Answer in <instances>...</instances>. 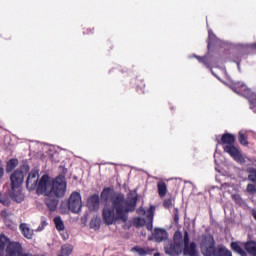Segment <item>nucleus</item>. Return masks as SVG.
<instances>
[{"instance_id":"obj_15","label":"nucleus","mask_w":256,"mask_h":256,"mask_svg":"<svg viewBox=\"0 0 256 256\" xmlns=\"http://www.w3.org/2000/svg\"><path fill=\"white\" fill-rule=\"evenodd\" d=\"M132 251L138 253L139 256L153 255L155 249H151L149 247L143 248L141 246H134Z\"/></svg>"},{"instance_id":"obj_38","label":"nucleus","mask_w":256,"mask_h":256,"mask_svg":"<svg viewBox=\"0 0 256 256\" xmlns=\"http://www.w3.org/2000/svg\"><path fill=\"white\" fill-rule=\"evenodd\" d=\"M0 251H5V242L0 238Z\"/></svg>"},{"instance_id":"obj_20","label":"nucleus","mask_w":256,"mask_h":256,"mask_svg":"<svg viewBox=\"0 0 256 256\" xmlns=\"http://www.w3.org/2000/svg\"><path fill=\"white\" fill-rule=\"evenodd\" d=\"M158 195L163 198L167 195V184L164 181L157 183Z\"/></svg>"},{"instance_id":"obj_22","label":"nucleus","mask_w":256,"mask_h":256,"mask_svg":"<svg viewBox=\"0 0 256 256\" xmlns=\"http://www.w3.org/2000/svg\"><path fill=\"white\" fill-rule=\"evenodd\" d=\"M90 229H94L95 231H99V229L101 228V219L100 218H92L90 220Z\"/></svg>"},{"instance_id":"obj_9","label":"nucleus","mask_w":256,"mask_h":256,"mask_svg":"<svg viewBox=\"0 0 256 256\" xmlns=\"http://www.w3.org/2000/svg\"><path fill=\"white\" fill-rule=\"evenodd\" d=\"M83 202L81 201V193L72 192L68 199V208L72 213H79L81 211V207Z\"/></svg>"},{"instance_id":"obj_18","label":"nucleus","mask_w":256,"mask_h":256,"mask_svg":"<svg viewBox=\"0 0 256 256\" xmlns=\"http://www.w3.org/2000/svg\"><path fill=\"white\" fill-rule=\"evenodd\" d=\"M0 217L3 219L6 227H11V225H13V221H11V212L7 210H2L0 213Z\"/></svg>"},{"instance_id":"obj_26","label":"nucleus","mask_w":256,"mask_h":256,"mask_svg":"<svg viewBox=\"0 0 256 256\" xmlns=\"http://www.w3.org/2000/svg\"><path fill=\"white\" fill-rule=\"evenodd\" d=\"M174 203H175V199L173 198V196H170L163 201V207L164 209H171Z\"/></svg>"},{"instance_id":"obj_10","label":"nucleus","mask_w":256,"mask_h":256,"mask_svg":"<svg viewBox=\"0 0 256 256\" xmlns=\"http://www.w3.org/2000/svg\"><path fill=\"white\" fill-rule=\"evenodd\" d=\"M39 184V172L32 170L27 177L26 187L28 191H35L37 185Z\"/></svg>"},{"instance_id":"obj_1","label":"nucleus","mask_w":256,"mask_h":256,"mask_svg":"<svg viewBox=\"0 0 256 256\" xmlns=\"http://www.w3.org/2000/svg\"><path fill=\"white\" fill-rule=\"evenodd\" d=\"M67 170H64L62 174H59L55 178L47 174L41 176L38 180L36 187L37 195H44V204L49 211H57L59 205V199H63L67 193V180L65 178Z\"/></svg>"},{"instance_id":"obj_5","label":"nucleus","mask_w":256,"mask_h":256,"mask_svg":"<svg viewBox=\"0 0 256 256\" xmlns=\"http://www.w3.org/2000/svg\"><path fill=\"white\" fill-rule=\"evenodd\" d=\"M234 93L241 95L242 97H246L250 103V109L256 108V93H254L251 88H248L247 84L244 82H236L231 87Z\"/></svg>"},{"instance_id":"obj_24","label":"nucleus","mask_w":256,"mask_h":256,"mask_svg":"<svg viewBox=\"0 0 256 256\" xmlns=\"http://www.w3.org/2000/svg\"><path fill=\"white\" fill-rule=\"evenodd\" d=\"M176 245H180L183 247V233L181 231H176L173 236V242Z\"/></svg>"},{"instance_id":"obj_28","label":"nucleus","mask_w":256,"mask_h":256,"mask_svg":"<svg viewBox=\"0 0 256 256\" xmlns=\"http://www.w3.org/2000/svg\"><path fill=\"white\" fill-rule=\"evenodd\" d=\"M146 229L148 231H153V214L147 215Z\"/></svg>"},{"instance_id":"obj_14","label":"nucleus","mask_w":256,"mask_h":256,"mask_svg":"<svg viewBox=\"0 0 256 256\" xmlns=\"http://www.w3.org/2000/svg\"><path fill=\"white\" fill-rule=\"evenodd\" d=\"M214 256H233V252H231L225 245L220 244L216 246Z\"/></svg>"},{"instance_id":"obj_12","label":"nucleus","mask_w":256,"mask_h":256,"mask_svg":"<svg viewBox=\"0 0 256 256\" xmlns=\"http://www.w3.org/2000/svg\"><path fill=\"white\" fill-rule=\"evenodd\" d=\"M169 237V234L167 233V230L163 228H155L153 232V238L156 241V243H162V241H167Z\"/></svg>"},{"instance_id":"obj_27","label":"nucleus","mask_w":256,"mask_h":256,"mask_svg":"<svg viewBox=\"0 0 256 256\" xmlns=\"http://www.w3.org/2000/svg\"><path fill=\"white\" fill-rule=\"evenodd\" d=\"M238 141L240 145H243L244 147H247V145H249V141H247V135H245V133L243 132H239Z\"/></svg>"},{"instance_id":"obj_11","label":"nucleus","mask_w":256,"mask_h":256,"mask_svg":"<svg viewBox=\"0 0 256 256\" xmlns=\"http://www.w3.org/2000/svg\"><path fill=\"white\" fill-rule=\"evenodd\" d=\"M183 251V246L179 244H175L174 242L168 244L165 247V253L170 256H179Z\"/></svg>"},{"instance_id":"obj_30","label":"nucleus","mask_w":256,"mask_h":256,"mask_svg":"<svg viewBox=\"0 0 256 256\" xmlns=\"http://www.w3.org/2000/svg\"><path fill=\"white\" fill-rule=\"evenodd\" d=\"M232 199L236 205H243V198H241V195L234 194V195H232Z\"/></svg>"},{"instance_id":"obj_32","label":"nucleus","mask_w":256,"mask_h":256,"mask_svg":"<svg viewBox=\"0 0 256 256\" xmlns=\"http://www.w3.org/2000/svg\"><path fill=\"white\" fill-rule=\"evenodd\" d=\"M109 193H111V188H104L103 191L101 192V199H109Z\"/></svg>"},{"instance_id":"obj_19","label":"nucleus","mask_w":256,"mask_h":256,"mask_svg":"<svg viewBox=\"0 0 256 256\" xmlns=\"http://www.w3.org/2000/svg\"><path fill=\"white\" fill-rule=\"evenodd\" d=\"M19 165L17 158L10 159L6 164V173H11Z\"/></svg>"},{"instance_id":"obj_35","label":"nucleus","mask_w":256,"mask_h":256,"mask_svg":"<svg viewBox=\"0 0 256 256\" xmlns=\"http://www.w3.org/2000/svg\"><path fill=\"white\" fill-rule=\"evenodd\" d=\"M174 223H179V209L178 208H174Z\"/></svg>"},{"instance_id":"obj_33","label":"nucleus","mask_w":256,"mask_h":256,"mask_svg":"<svg viewBox=\"0 0 256 256\" xmlns=\"http://www.w3.org/2000/svg\"><path fill=\"white\" fill-rule=\"evenodd\" d=\"M247 193H250V195H255L256 193V186L255 184H248L246 187Z\"/></svg>"},{"instance_id":"obj_2","label":"nucleus","mask_w":256,"mask_h":256,"mask_svg":"<svg viewBox=\"0 0 256 256\" xmlns=\"http://www.w3.org/2000/svg\"><path fill=\"white\" fill-rule=\"evenodd\" d=\"M137 196L125 199V195L118 194L111 198L112 205L106 204L102 211V219L106 225H113L115 221L127 223L128 214L137 207Z\"/></svg>"},{"instance_id":"obj_3","label":"nucleus","mask_w":256,"mask_h":256,"mask_svg":"<svg viewBox=\"0 0 256 256\" xmlns=\"http://www.w3.org/2000/svg\"><path fill=\"white\" fill-rule=\"evenodd\" d=\"M31 171V167L28 164H23L19 169L15 170L10 175V183H11V197L16 200V203L23 202V194L21 191H17L23 185V180L25 179V175Z\"/></svg>"},{"instance_id":"obj_13","label":"nucleus","mask_w":256,"mask_h":256,"mask_svg":"<svg viewBox=\"0 0 256 256\" xmlns=\"http://www.w3.org/2000/svg\"><path fill=\"white\" fill-rule=\"evenodd\" d=\"M99 205H101V203L97 194H94L88 198L87 207L90 208L91 211H98Z\"/></svg>"},{"instance_id":"obj_7","label":"nucleus","mask_w":256,"mask_h":256,"mask_svg":"<svg viewBox=\"0 0 256 256\" xmlns=\"http://www.w3.org/2000/svg\"><path fill=\"white\" fill-rule=\"evenodd\" d=\"M200 249L203 256H215V238L213 236H205L201 243Z\"/></svg>"},{"instance_id":"obj_34","label":"nucleus","mask_w":256,"mask_h":256,"mask_svg":"<svg viewBox=\"0 0 256 256\" xmlns=\"http://www.w3.org/2000/svg\"><path fill=\"white\" fill-rule=\"evenodd\" d=\"M196 59L199 61V63H203L204 65H207L208 63L207 56H196Z\"/></svg>"},{"instance_id":"obj_16","label":"nucleus","mask_w":256,"mask_h":256,"mask_svg":"<svg viewBox=\"0 0 256 256\" xmlns=\"http://www.w3.org/2000/svg\"><path fill=\"white\" fill-rule=\"evenodd\" d=\"M10 243L12 244L14 249H18L19 250L18 254L20 256H45L44 254H40V255L39 254H35V255H33L31 253L23 252V244H21L19 242L13 241V242H10Z\"/></svg>"},{"instance_id":"obj_36","label":"nucleus","mask_w":256,"mask_h":256,"mask_svg":"<svg viewBox=\"0 0 256 256\" xmlns=\"http://www.w3.org/2000/svg\"><path fill=\"white\" fill-rule=\"evenodd\" d=\"M60 235L64 241H67V239H69V233L65 232V230L61 231Z\"/></svg>"},{"instance_id":"obj_40","label":"nucleus","mask_w":256,"mask_h":256,"mask_svg":"<svg viewBox=\"0 0 256 256\" xmlns=\"http://www.w3.org/2000/svg\"><path fill=\"white\" fill-rule=\"evenodd\" d=\"M88 32H86L87 33V35H89V34H91V33H93V30H87Z\"/></svg>"},{"instance_id":"obj_8","label":"nucleus","mask_w":256,"mask_h":256,"mask_svg":"<svg viewBox=\"0 0 256 256\" xmlns=\"http://www.w3.org/2000/svg\"><path fill=\"white\" fill-rule=\"evenodd\" d=\"M183 255L184 256H199V250H197V244L195 242L189 243V232H184L183 237Z\"/></svg>"},{"instance_id":"obj_6","label":"nucleus","mask_w":256,"mask_h":256,"mask_svg":"<svg viewBox=\"0 0 256 256\" xmlns=\"http://www.w3.org/2000/svg\"><path fill=\"white\" fill-rule=\"evenodd\" d=\"M220 145H226L224 146V151L233 157V159H239L241 157V152L235 147V135L230 133L223 134Z\"/></svg>"},{"instance_id":"obj_31","label":"nucleus","mask_w":256,"mask_h":256,"mask_svg":"<svg viewBox=\"0 0 256 256\" xmlns=\"http://www.w3.org/2000/svg\"><path fill=\"white\" fill-rule=\"evenodd\" d=\"M249 173L250 174L248 175V180L252 183H256V169H251Z\"/></svg>"},{"instance_id":"obj_23","label":"nucleus","mask_w":256,"mask_h":256,"mask_svg":"<svg viewBox=\"0 0 256 256\" xmlns=\"http://www.w3.org/2000/svg\"><path fill=\"white\" fill-rule=\"evenodd\" d=\"M53 221L57 231L59 232L65 231V224L63 223V220L61 219V217L57 216L53 219Z\"/></svg>"},{"instance_id":"obj_4","label":"nucleus","mask_w":256,"mask_h":256,"mask_svg":"<svg viewBox=\"0 0 256 256\" xmlns=\"http://www.w3.org/2000/svg\"><path fill=\"white\" fill-rule=\"evenodd\" d=\"M230 247L234 253L239 256H256V241L249 240L239 244V242H231Z\"/></svg>"},{"instance_id":"obj_29","label":"nucleus","mask_w":256,"mask_h":256,"mask_svg":"<svg viewBox=\"0 0 256 256\" xmlns=\"http://www.w3.org/2000/svg\"><path fill=\"white\" fill-rule=\"evenodd\" d=\"M146 225L145 219L138 217L134 219V226L139 228V227H144Z\"/></svg>"},{"instance_id":"obj_17","label":"nucleus","mask_w":256,"mask_h":256,"mask_svg":"<svg viewBox=\"0 0 256 256\" xmlns=\"http://www.w3.org/2000/svg\"><path fill=\"white\" fill-rule=\"evenodd\" d=\"M20 231L26 239H33V230H31L26 223L20 224Z\"/></svg>"},{"instance_id":"obj_21","label":"nucleus","mask_w":256,"mask_h":256,"mask_svg":"<svg viewBox=\"0 0 256 256\" xmlns=\"http://www.w3.org/2000/svg\"><path fill=\"white\" fill-rule=\"evenodd\" d=\"M5 256H20L19 249H15L11 242H9L6 246V255Z\"/></svg>"},{"instance_id":"obj_41","label":"nucleus","mask_w":256,"mask_h":256,"mask_svg":"<svg viewBox=\"0 0 256 256\" xmlns=\"http://www.w3.org/2000/svg\"><path fill=\"white\" fill-rule=\"evenodd\" d=\"M38 231H43V229L41 227L38 228Z\"/></svg>"},{"instance_id":"obj_37","label":"nucleus","mask_w":256,"mask_h":256,"mask_svg":"<svg viewBox=\"0 0 256 256\" xmlns=\"http://www.w3.org/2000/svg\"><path fill=\"white\" fill-rule=\"evenodd\" d=\"M234 63H236L237 67H241V56L234 57Z\"/></svg>"},{"instance_id":"obj_25","label":"nucleus","mask_w":256,"mask_h":256,"mask_svg":"<svg viewBox=\"0 0 256 256\" xmlns=\"http://www.w3.org/2000/svg\"><path fill=\"white\" fill-rule=\"evenodd\" d=\"M73 253V246L71 245H64L61 247V251L59 256H69Z\"/></svg>"},{"instance_id":"obj_39","label":"nucleus","mask_w":256,"mask_h":256,"mask_svg":"<svg viewBox=\"0 0 256 256\" xmlns=\"http://www.w3.org/2000/svg\"><path fill=\"white\" fill-rule=\"evenodd\" d=\"M4 175H5V169H3V167L0 166V181L1 179H3Z\"/></svg>"}]
</instances>
